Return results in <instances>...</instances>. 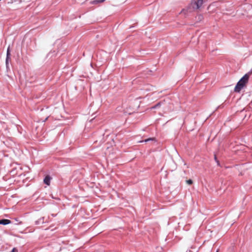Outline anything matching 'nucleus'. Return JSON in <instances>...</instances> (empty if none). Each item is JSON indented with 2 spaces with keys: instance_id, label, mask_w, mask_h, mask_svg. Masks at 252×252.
Returning a JSON list of instances; mask_svg holds the SVG:
<instances>
[{
  "instance_id": "1",
  "label": "nucleus",
  "mask_w": 252,
  "mask_h": 252,
  "mask_svg": "<svg viewBox=\"0 0 252 252\" xmlns=\"http://www.w3.org/2000/svg\"><path fill=\"white\" fill-rule=\"evenodd\" d=\"M204 0H192L186 9H183L182 12L185 14L192 13L200 8L203 5Z\"/></svg>"
},
{
  "instance_id": "2",
  "label": "nucleus",
  "mask_w": 252,
  "mask_h": 252,
  "mask_svg": "<svg viewBox=\"0 0 252 252\" xmlns=\"http://www.w3.org/2000/svg\"><path fill=\"white\" fill-rule=\"evenodd\" d=\"M249 79V75L248 74H245L237 82L234 88V91L236 93H239L248 82Z\"/></svg>"
},
{
  "instance_id": "3",
  "label": "nucleus",
  "mask_w": 252,
  "mask_h": 252,
  "mask_svg": "<svg viewBox=\"0 0 252 252\" xmlns=\"http://www.w3.org/2000/svg\"><path fill=\"white\" fill-rule=\"evenodd\" d=\"M10 56H11V54H10V48H9V47H8L7 49L6 58V60H5V64H6L7 68H8L9 62L11 60Z\"/></svg>"
},
{
  "instance_id": "4",
  "label": "nucleus",
  "mask_w": 252,
  "mask_h": 252,
  "mask_svg": "<svg viewBox=\"0 0 252 252\" xmlns=\"http://www.w3.org/2000/svg\"><path fill=\"white\" fill-rule=\"evenodd\" d=\"M11 223V221L10 220L8 219H1L0 220V224L2 225H7L10 224Z\"/></svg>"
},
{
  "instance_id": "5",
  "label": "nucleus",
  "mask_w": 252,
  "mask_h": 252,
  "mask_svg": "<svg viewBox=\"0 0 252 252\" xmlns=\"http://www.w3.org/2000/svg\"><path fill=\"white\" fill-rule=\"evenodd\" d=\"M51 180V177L49 175H47L44 179V183L48 186H49L50 184Z\"/></svg>"
},
{
  "instance_id": "6",
  "label": "nucleus",
  "mask_w": 252,
  "mask_h": 252,
  "mask_svg": "<svg viewBox=\"0 0 252 252\" xmlns=\"http://www.w3.org/2000/svg\"><path fill=\"white\" fill-rule=\"evenodd\" d=\"M43 220H44V217L38 219L37 220H36L35 221L36 224L39 225V224H43L44 223Z\"/></svg>"
},
{
  "instance_id": "7",
  "label": "nucleus",
  "mask_w": 252,
  "mask_h": 252,
  "mask_svg": "<svg viewBox=\"0 0 252 252\" xmlns=\"http://www.w3.org/2000/svg\"><path fill=\"white\" fill-rule=\"evenodd\" d=\"M104 1V0H94L91 2V3L93 4H97L98 3L102 2Z\"/></svg>"
},
{
  "instance_id": "8",
  "label": "nucleus",
  "mask_w": 252,
  "mask_h": 252,
  "mask_svg": "<svg viewBox=\"0 0 252 252\" xmlns=\"http://www.w3.org/2000/svg\"><path fill=\"white\" fill-rule=\"evenodd\" d=\"M186 183L189 185H191L193 183V181L191 179H189L186 180Z\"/></svg>"
},
{
  "instance_id": "9",
  "label": "nucleus",
  "mask_w": 252,
  "mask_h": 252,
  "mask_svg": "<svg viewBox=\"0 0 252 252\" xmlns=\"http://www.w3.org/2000/svg\"><path fill=\"white\" fill-rule=\"evenodd\" d=\"M153 138H148L146 140H144V142H147L148 141H151V140H153Z\"/></svg>"
},
{
  "instance_id": "10",
  "label": "nucleus",
  "mask_w": 252,
  "mask_h": 252,
  "mask_svg": "<svg viewBox=\"0 0 252 252\" xmlns=\"http://www.w3.org/2000/svg\"><path fill=\"white\" fill-rule=\"evenodd\" d=\"M215 161H216V162L217 163L218 165H220L219 161V160L217 159V157H216V156H215Z\"/></svg>"
},
{
  "instance_id": "11",
  "label": "nucleus",
  "mask_w": 252,
  "mask_h": 252,
  "mask_svg": "<svg viewBox=\"0 0 252 252\" xmlns=\"http://www.w3.org/2000/svg\"><path fill=\"white\" fill-rule=\"evenodd\" d=\"M11 252H18V250L16 248H13Z\"/></svg>"
},
{
  "instance_id": "12",
  "label": "nucleus",
  "mask_w": 252,
  "mask_h": 252,
  "mask_svg": "<svg viewBox=\"0 0 252 252\" xmlns=\"http://www.w3.org/2000/svg\"><path fill=\"white\" fill-rule=\"evenodd\" d=\"M160 104L159 103H158L157 104H156V105H155L153 107V108H157L158 106H159Z\"/></svg>"
},
{
  "instance_id": "13",
  "label": "nucleus",
  "mask_w": 252,
  "mask_h": 252,
  "mask_svg": "<svg viewBox=\"0 0 252 252\" xmlns=\"http://www.w3.org/2000/svg\"><path fill=\"white\" fill-rule=\"evenodd\" d=\"M48 118H46L43 122H45L47 120Z\"/></svg>"
},
{
  "instance_id": "14",
  "label": "nucleus",
  "mask_w": 252,
  "mask_h": 252,
  "mask_svg": "<svg viewBox=\"0 0 252 252\" xmlns=\"http://www.w3.org/2000/svg\"><path fill=\"white\" fill-rule=\"evenodd\" d=\"M51 54V53H49L48 56H49Z\"/></svg>"
},
{
  "instance_id": "15",
  "label": "nucleus",
  "mask_w": 252,
  "mask_h": 252,
  "mask_svg": "<svg viewBox=\"0 0 252 252\" xmlns=\"http://www.w3.org/2000/svg\"><path fill=\"white\" fill-rule=\"evenodd\" d=\"M216 252H218V250H217Z\"/></svg>"
}]
</instances>
